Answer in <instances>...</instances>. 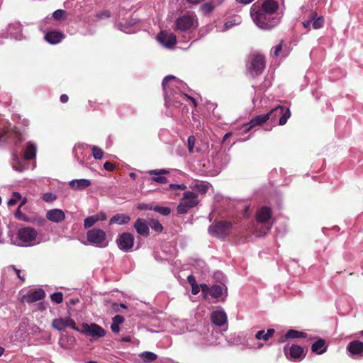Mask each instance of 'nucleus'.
I'll use <instances>...</instances> for the list:
<instances>
[{
  "instance_id": "nucleus-50",
  "label": "nucleus",
  "mask_w": 363,
  "mask_h": 363,
  "mask_svg": "<svg viewBox=\"0 0 363 363\" xmlns=\"http://www.w3.org/2000/svg\"><path fill=\"white\" fill-rule=\"evenodd\" d=\"M284 41L281 40L280 43L274 48V55L278 56L282 50Z\"/></svg>"
},
{
  "instance_id": "nucleus-22",
  "label": "nucleus",
  "mask_w": 363,
  "mask_h": 363,
  "mask_svg": "<svg viewBox=\"0 0 363 363\" xmlns=\"http://www.w3.org/2000/svg\"><path fill=\"white\" fill-rule=\"evenodd\" d=\"M211 321L218 326H222L227 322V315L223 310L216 311L211 313Z\"/></svg>"
},
{
  "instance_id": "nucleus-1",
  "label": "nucleus",
  "mask_w": 363,
  "mask_h": 363,
  "mask_svg": "<svg viewBox=\"0 0 363 363\" xmlns=\"http://www.w3.org/2000/svg\"><path fill=\"white\" fill-rule=\"evenodd\" d=\"M279 4L275 0H265L259 7L253 4L251 7L250 14L255 23L264 30H271L280 22L277 11Z\"/></svg>"
},
{
  "instance_id": "nucleus-45",
  "label": "nucleus",
  "mask_w": 363,
  "mask_h": 363,
  "mask_svg": "<svg viewBox=\"0 0 363 363\" xmlns=\"http://www.w3.org/2000/svg\"><path fill=\"white\" fill-rule=\"evenodd\" d=\"M136 207L138 210H140V211L153 210L154 204L152 203H140L137 204Z\"/></svg>"
},
{
  "instance_id": "nucleus-28",
  "label": "nucleus",
  "mask_w": 363,
  "mask_h": 363,
  "mask_svg": "<svg viewBox=\"0 0 363 363\" xmlns=\"http://www.w3.org/2000/svg\"><path fill=\"white\" fill-rule=\"evenodd\" d=\"M275 333V330L273 328H269L267 331L264 330H261L258 331L255 335V338L257 340H262L264 341H267L270 337H272Z\"/></svg>"
},
{
  "instance_id": "nucleus-14",
  "label": "nucleus",
  "mask_w": 363,
  "mask_h": 363,
  "mask_svg": "<svg viewBox=\"0 0 363 363\" xmlns=\"http://www.w3.org/2000/svg\"><path fill=\"white\" fill-rule=\"evenodd\" d=\"M45 297V292L43 289H37L33 291L28 293L22 298L23 301L28 303H32L38 301L43 300Z\"/></svg>"
},
{
  "instance_id": "nucleus-41",
  "label": "nucleus",
  "mask_w": 363,
  "mask_h": 363,
  "mask_svg": "<svg viewBox=\"0 0 363 363\" xmlns=\"http://www.w3.org/2000/svg\"><path fill=\"white\" fill-rule=\"evenodd\" d=\"M214 9L213 5L211 3H204L201 6V10L204 14L211 13Z\"/></svg>"
},
{
  "instance_id": "nucleus-31",
  "label": "nucleus",
  "mask_w": 363,
  "mask_h": 363,
  "mask_svg": "<svg viewBox=\"0 0 363 363\" xmlns=\"http://www.w3.org/2000/svg\"><path fill=\"white\" fill-rule=\"evenodd\" d=\"M149 227L157 233H162L164 228L158 220L152 219L149 222Z\"/></svg>"
},
{
  "instance_id": "nucleus-37",
  "label": "nucleus",
  "mask_w": 363,
  "mask_h": 363,
  "mask_svg": "<svg viewBox=\"0 0 363 363\" xmlns=\"http://www.w3.org/2000/svg\"><path fill=\"white\" fill-rule=\"evenodd\" d=\"M52 17L55 20L59 21L62 18H66L67 11L62 9H57L52 13Z\"/></svg>"
},
{
  "instance_id": "nucleus-40",
  "label": "nucleus",
  "mask_w": 363,
  "mask_h": 363,
  "mask_svg": "<svg viewBox=\"0 0 363 363\" xmlns=\"http://www.w3.org/2000/svg\"><path fill=\"white\" fill-rule=\"evenodd\" d=\"M50 299L55 303H61L63 301V294L62 292H55L50 295Z\"/></svg>"
},
{
  "instance_id": "nucleus-10",
  "label": "nucleus",
  "mask_w": 363,
  "mask_h": 363,
  "mask_svg": "<svg viewBox=\"0 0 363 363\" xmlns=\"http://www.w3.org/2000/svg\"><path fill=\"white\" fill-rule=\"evenodd\" d=\"M134 242L135 238L130 233H123L116 239L118 247L124 252L130 251L134 245Z\"/></svg>"
},
{
  "instance_id": "nucleus-49",
  "label": "nucleus",
  "mask_w": 363,
  "mask_h": 363,
  "mask_svg": "<svg viewBox=\"0 0 363 363\" xmlns=\"http://www.w3.org/2000/svg\"><path fill=\"white\" fill-rule=\"evenodd\" d=\"M124 320H125L124 317L121 315H116L112 318L113 323L118 324V325L123 323L124 322Z\"/></svg>"
},
{
  "instance_id": "nucleus-35",
  "label": "nucleus",
  "mask_w": 363,
  "mask_h": 363,
  "mask_svg": "<svg viewBox=\"0 0 363 363\" xmlns=\"http://www.w3.org/2000/svg\"><path fill=\"white\" fill-rule=\"evenodd\" d=\"M313 28L314 29L321 28L324 25V18L322 16H316L314 20H312Z\"/></svg>"
},
{
  "instance_id": "nucleus-63",
  "label": "nucleus",
  "mask_w": 363,
  "mask_h": 363,
  "mask_svg": "<svg viewBox=\"0 0 363 363\" xmlns=\"http://www.w3.org/2000/svg\"><path fill=\"white\" fill-rule=\"evenodd\" d=\"M112 308H113V310L115 311V312H118L120 311V307L118 306V304L114 303L112 306Z\"/></svg>"
},
{
  "instance_id": "nucleus-29",
  "label": "nucleus",
  "mask_w": 363,
  "mask_h": 363,
  "mask_svg": "<svg viewBox=\"0 0 363 363\" xmlns=\"http://www.w3.org/2000/svg\"><path fill=\"white\" fill-rule=\"evenodd\" d=\"M53 328L62 331L67 328V317L55 318L52 322Z\"/></svg>"
},
{
  "instance_id": "nucleus-57",
  "label": "nucleus",
  "mask_w": 363,
  "mask_h": 363,
  "mask_svg": "<svg viewBox=\"0 0 363 363\" xmlns=\"http://www.w3.org/2000/svg\"><path fill=\"white\" fill-rule=\"evenodd\" d=\"M182 96L184 98H186V99H189L193 103L194 107L197 106V102H196V99L194 97H191V96H189L187 94H184L182 95Z\"/></svg>"
},
{
  "instance_id": "nucleus-55",
  "label": "nucleus",
  "mask_w": 363,
  "mask_h": 363,
  "mask_svg": "<svg viewBox=\"0 0 363 363\" xmlns=\"http://www.w3.org/2000/svg\"><path fill=\"white\" fill-rule=\"evenodd\" d=\"M111 329L113 333H118L120 331L119 325L112 323Z\"/></svg>"
},
{
  "instance_id": "nucleus-25",
  "label": "nucleus",
  "mask_w": 363,
  "mask_h": 363,
  "mask_svg": "<svg viewBox=\"0 0 363 363\" xmlns=\"http://www.w3.org/2000/svg\"><path fill=\"white\" fill-rule=\"evenodd\" d=\"M325 340L318 338L311 346V351L317 354H322L327 351Z\"/></svg>"
},
{
  "instance_id": "nucleus-12",
  "label": "nucleus",
  "mask_w": 363,
  "mask_h": 363,
  "mask_svg": "<svg viewBox=\"0 0 363 363\" xmlns=\"http://www.w3.org/2000/svg\"><path fill=\"white\" fill-rule=\"evenodd\" d=\"M87 240L91 245H100L106 238V233L99 228H93L86 233Z\"/></svg>"
},
{
  "instance_id": "nucleus-44",
  "label": "nucleus",
  "mask_w": 363,
  "mask_h": 363,
  "mask_svg": "<svg viewBox=\"0 0 363 363\" xmlns=\"http://www.w3.org/2000/svg\"><path fill=\"white\" fill-rule=\"evenodd\" d=\"M195 141H196V138L194 135H190L188 137V139H187L188 150L190 153L194 152Z\"/></svg>"
},
{
  "instance_id": "nucleus-17",
  "label": "nucleus",
  "mask_w": 363,
  "mask_h": 363,
  "mask_svg": "<svg viewBox=\"0 0 363 363\" xmlns=\"http://www.w3.org/2000/svg\"><path fill=\"white\" fill-rule=\"evenodd\" d=\"M169 173V171L165 169H153L148 172L150 175L153 176L152 180L160 184H167L168 182L167 178L163 175Z\"/></svg>"
},
{
  "instance_id": "nucleus-20",
  "label": "nucleus",
  "mask_w": 363,
  "mask_h": 363,
  "mask_svg": "<svg viewBox=\"0 0 363 363\" xmlns=\"http://www.w3.org/2000/svg\"><path fill=\"white\" fill-rule=\"evenodd\" d=\"M91 184V181L86 179H73L69 182V186L74 191H82L90 186Z\"/></svg>"
},
{
  "instance_id": "nucleus-19",
  "label": "nucleus",
  "mask_w": 363,
  "mask_h": 363,
  "mask_svg": "<svg viewBox=\"0 0 363 363\" xmlns=\"http://www.w3.org/2000/svg\"><path fill=\"white\" fill-rule=\"evenodd\" d=\"M46 218L52 222L60 223L65 219V214L61 209H52L46 213Z\"/></svg>"
},
{
  "instance_id": "nucleus-11",
  "label": "nucleus",
  "mask_w": 363,
  "mask_h": 363,
  "mask_svg": "<svg viewBox=\"0 0 363 363\" xmlns=\"http://www.w3.org/2000/svg\"><path fill=\"white\" fill-rule=\"evenodd\" d=\"M82 330H81L82 333L86 334L88 336H91L95 338H99L104 337L106 335V331L105 330L101 328L100 325L96 324V323H83L82 324Z\"/></svg>"
},
{
  "instance_id": "nucleus-9",
  "label": "nucleus",
  "mask_w": 363,
  "mask_h": 363,
  "mask_svg": "<svg viewBox=\"0 0 363 363\" xmlns=\"http://www.w3.org/2000/svg\"><path fill=\"white\" fill-rule=\"evenodd\" d=\"M284 352L288 359L301 361L306 357L307 350L300 345H292L289 347L285 346Z\"/></svg>"
},
{
  "instance_id": "nucleus-15",
  "label": "nucleus",
  "mask_w": 363,
  "mask_h": 363,
  "mask_svg": "<svg viewBox=\"0 0 363 363\" xmlns=\"http://www.w3.org/2000/svg\"><path fill=\"white\" fill-rule=\"evenodd\" d=\"M137 233L143 237H148L150 235L149 223L145 219L138 218L133 225Z\"/></svg>"
},
{
  "instance_id": "nucleus-32",
  "label": "nucleus",
  "mask_w": 363,
  "mask_h": 363,
  "mask_svg": "<svg viewBox=\"0 0 363 363\" xmlns=\"http://www.w3.org/2000/svg\"><path fill=\"white\" fill-rule=\"evenodd\" d=\"M153 211L160 213L162 216H169L171 213V208L167 206H160L158 205H154Z\"/></svg>"
},
{
  "instance_id": "nucleus-52",
  "label": "nucleus",
  "mask_w": 363,
  "mask_h": 363,
  "mask_svg": "<svg viewBox=\"0 0 363 363\" xmlns=\"http://www.w3.org/2000/svg\"><path fill=\"white\" fill-rule=\"evenodd\" d=\"M200 289L202 291V292L203 294H210V289H211V287H209L207 284H202L200 285Z\"/></svg>"
},
{
  "instance_id": "nucleus-16",
  "label": "nucleus",
  "mask_w": 363,
  "mask_h": 363,
  "mask_svg": "<svg viewBox=\"0 0 363 363\" xmlns=\"http://www.w3.org/2000/svg\"><path fill=\"white\" fill-rule=\"evenodd\" d=\"M269 118L270 117L269 116L268 113L253 117L248 123L245 125V132L250 131L254 126L262 125L263 123L269 120Z\"/></svg>"
},
{
  "instance_id": "nucleus-30",
  "label": "nucleus",
  "mask_w": 363,
  "mask_h": 363,
  "mask_svg": "<svg viewBox=\"0 0 363 363\" xmlns=\"http://www.w3.org/2000/svg\"><path fill=\"white\" fill-rule=\"evenodd\" d=\"M223 288L220 285H213L211 286L210 294L213 298H217L222 296Z\"/></svg>"
},
{
  "instance_id": "nucleus-6",
  "label": "nucleus",
  "mask_w": 363,
  "mask_h": 363,
  "mask_svg": "<svg viewBox=\"0 0 363 363\" xmlns=\"http://www.w3.org/2000/svg\"><path fill=\"white\" fill-rule=\"evenodd\" d=\"M268 115L270 117L269 120L271 121L275 122L277 120H279V125H284L291 116V111L288 107L277 106L272 108L270 111L268 112Z\"/></svg>"
},
{
  "instance_id": "nucleus-33",
  "label": "nucleus",
  "mask_w": 363,
  "mask_h": 363,
  "mask_svg": "<svg viewBox=\"0 0 363 363\" xmlns=\"http://www.w3.org/2000/svg\"><path fill=\"white\" fill-rule=\"evenodd\" d=\"M98 222V218L94 215L87 217L84 220V226L85 228H89Z\"/></svg>"
},
{
  "instance_id": "nucleus-48",
  "label": "nucleus",
  "mask_w": 363,
  "mask_h": 363,
  "mask_svg": "<svg viewBox=\"0 0 363 363\" xmlns=\"http://www.w3.org/2000/svg\"><path fill=\"white\" fill-rule=\"evenodd\" d=\"M67 327H69L74 330L79 331V329L76 325L75 321L69 317H67Z\"/></svg>"
},
{
  "instance_id": "nucleus-51",
  "label": "nucleus",
  "mask_w": 363,
  "mask_h": 363,
  "mask_svg": "<svg viewBox=\"0 0 363 363\" xmlns=\"http://www.w3.org/2000/svg\"><path fill=\"white\" fill-rule=\"evenodd\" d=\"M104 168L109 172L113 171L115 169L114 164L111 162H106L104 164Z\"/></svg>"
},
{
  "instance_id": "nucleus-7",
  "label": "nucleus",
  "mask_w": 363,
  "mask_h": 363,
  "mask_svg": "<svg viewBox=\"0 0 363 363\" xmlns=\"http://www.w3.org/2000/svg\"><path fill=\"white\" fill-rule=\"evenodd\" d=\"M38 232L35 229L30 227H24L20 228L17 233V237L24 246H31L38 236Z\"/></svg>"
},
{
  "instance_id": "nucleus-27",
  "label": "nucleus",
  "mask_w": 363,
  "mask_h": 363,
  "mask_svg": "<svg viewBox=\"0 0 363 363\" xmlns=\"http://www.w3.org/2000/svg\"><path fill=\"white\" fill-rule=\"evenodd\" d=\"M130 220V217L123 213H117L114 215L109 220V224L112 225L114 223L118 225L127 224Z\"/></svg>"
},
{
  "instance_id": "nucleus-60",
  "label": "nucleus",
  "mask_w": 363,
  "mask_h": 363,
  "mask_svg": "<svg viewBox=\"0 0 363 363\" xmlns=\"http://www.w3.org/2000/svg\"><path fill=\"white\" fill-rule=\"evenodd\" d=\"M23 213L21 211V207L18 206L15 212V216L17 219L19 220V218H22L21 216H23Z\"/></svg>"
},
{
  "instance_id": "nucleus-47",
  "label": "nucleus",
  "mask_w": 363,
  "mask_h": 363,
  "mask_svg": "<svg viewBox=\"0 0 363 363\" xmlns=\"http://www.w3.org/2000/svg\"><path fill=\"white\" fill-rule=\"evenodd\" d=\"M186 186L184 184H170L167 189L169 190H182L184 191L186 189Z\"/></svg>"
},
{
  "instance_id": "nucleus-64",
  "label": "nucleus",
  "mask_w": 363,
  "mask_h": 363,
  "mask_svg": "<svg viewBox=\"0 0 363 363\" xmlns=\"http://www.w3.org/2000/svg\"><path fill=\"white\" fill-rule=\"evenodd\" d=\"M201 0H186V1L193 5L198 4L199 2H201Z\"/></svg>"
},
{
  "instance_id": "nucleus-58",
  "label": "nucleus",
  "mask_w": 363,
  "mask_h": 363,
  "mask_svg": "<svg viewBox=\"0 0 363 363\" xmlns=\"http://www.w3.org/2000/svg\"><path fill=\"white\" fill-rule=\"evenodd\" d=\"M95 216L98 218V221H99V220H102V221L103 220H106V218H107L106 213H104L103 212H101V213H100L99 214H96Z\"/></svg>"
},
{
  "instance_id": "nucleus-2",
  "label": "nucleus",
  "mask_w": 363,
  "mask_h": 363,
  "mask_svg": "<svg viewBox=\"0 0 363 363\" xmlns=\"http://www.w3.org/2000/svg\"><path fill=\"white\" fill-rule=\"evenodd\" d=\"M23 140V133L16 126L11 125L8 121L0 122L1 143H13L18 145Z\"/></svg>"
},
{
  "instance_id": "nucleus-43",
  "label": "nucleus",
  "mask_w": 363,
  "mask_h": 363,
  "mask_svg": "<svg viewBox=\"0 0 363 363\" xmlns=\"http://www.w3.org/2000/svg\"><path fill=\"white\" fill-rule=\"evenodd\" d=\"M42 199L45 202L50 203L57 199V196L52 193H45L43 195Z\"/></svg>"
},
{
  "instance_id": "nucleus-46",
  "label": "nucleus",
  "mask_w": 363,
  "mask_h": 363,
  "mask_svg": "<svg viewBox=\"0 0 363 363\" xmlns=\"http://www.w3.org/2000/svg\"><path fill=\"white\" fill-rule=\"evenodd\" d=\"M317 16V13L315 11L312 12L310 14L309 18L308 21L303 22V26L305 28H309L311 23H312V20H314V18Z\"/></svg>"
},
{
  "instance_id": "nucleus-42",
  "label": "nucleus",
  "mask_w": 363,
  "mask_h": 363,
  "mask_svg": "<svg viewBox=\"0 0 363 363\" xmlns=\"http://www.w3.org/2000/svg\"><path fill=\"white\" fill-rule=\"evenodd\" d=\"M175 79H176V77L172 75H168L163 79L162 86H163V89H164L166 95L167 94V89L169 88V84H168L170 80H175Z\"/></svg>"
},
{
  "instance_id": "nucleus-34",
  "label": "nucleus",
  "mask_w": 363,
  "mask_h": 363,
  "mask_svg": "<svg viewBox=\"0 0 363 363\" xmlns=\"http://www.w3.org/2000/svg\"><path fill=\"white\" fill-rule=\"evenodd\" d=\"M141 357L143 358L146 362H153L157 359V355L151 352H145L141 354Z\"/></svg>"
},
{
  "instance_id": "nucleus-24",
  "label": "nucleus",
  "mask_w": 363,
  "mask_h": 363,
  "mask_svg": "<svg viewBox=\"0 0 363 363\" xmlns=\"http://www.w3.org/2000/svg\"><path fill=\"white\" fill-rule=\"evenodd\" d=\"M64 37L65 35L62 33L54 30L48 32L45 35V39L50 44H57L59 43Z\"/></svg>"
},
{
  "instance_id": "nucleus-13",
  "label": "nucleus",
  "mask_w": 363,
  "mask_h": 363,
  "mask_svg": "<svg viewBox=\"0 0 363 363\" xmlns=\"http://www.w3.org/2000/svg\"><path fill=\"white\" fill-rule=\"evenodd\" d=\"M157 40L166 48H172L177 43V37L173 33L161 31L157 36Z\"/></svg>"
},
{
  "instance_id": "nucleus-38",
  "label": "nucleus",
  "mask_w": 363,
  "mask_h": 363,
  "mask_svg": "<svg viewBox=\"0 0 363 363\" xmlns=\"http://www.w3.org/2000/svg\"><path fill=\"white\" fill-rule=\"evenodd\" d=\"M21 199V195L20 193L18 192H13V194H12V198H11L8 202H7V204L9 206H14L15 204H16V203Z\"/></svg>"
},
{
  "instance_id": "nucleus-21",
  "label": "nucleus",
  "mask_w": 363,
  "mask_h": 363,
  "mask_svg": "<svg viewBox=\"0 0 363 363\" xmlns=\"http://www.w3.org/2000/svg\"><path fill=\"white\" fill-rule=\"evenodd\" d=\"M307 336L308 335L306 333L290 329L285 333V335L280 337L279 342L282 343L289 339L306 338Z\"/></svg>"
},
{
  "instance_id": "nucleus-26",
  "label": "nucleus",
  "mask_w": 363,
  "mask_h": 363,
  "mask_svg": "<svg viewBox=\"0 0 363 363\" xmlns=\"http://www.w3.org/2000/svg\"><path fill=\"white\" fill-rule=\"evenodd\" d=\"M37 147L35 144L28 142L24 151L23 157L26 160H31L35 158Z\"/></svg>"
},
{
  "instance_id": "nucleus-18",
  "label": "nucleus",
  "mask_w": 363,
  "mask_h": 363,
  "mask_svg": "<svg viewBox=\"0 0 363 363\" xmlns=\"http://www.w3.org/2000/svg\"><path fill=\"white\" fill-rule=\"evenodd\" d=\"M272 216L271 208L268 206H262L256 212V220L258 223H266L271 219Z\"/></svg>"
},
{
  "instance_id": "nucleus-4",
  "label": "nucleus",
  "mask_w": 363,
  "mask_h": 363,
  "mask_svg": "<svg viewBox=\"0 0 363 363\" xmlns=\"http://www.w3.org/2000/svg\"><path fill=\"white\" fill-rule=\"evenodd\" d=\"M197 26L198 21L196 16L186 13L175 20L174 29L176 31L189 32L196 28Z\"/></svg>"
},
{
  "instance_id": "nucleus-62",
  "label": "nucleus",
  "mask_w": 363,
  "mask_h": 363,
  "mask_svg": "<svg viewBox=\"0 0 363 363\" xmlns=\"http://www.w3.org/2000/svg\"><path fill=\"white\" fill-rule=\"evenodd\" d=\"M69 100V96L67 94H62L60 96V101L63 104L67 103Z\"/></svg>"
},
{
  "instance_id": "nucleus-59",
  "label": "nucleus",
  "mask_w": 363,
  "mask_h": 363,
  "mask_svg": "<svg viewBox=\"0 0 363 363\" xmlns=\"http://www.w3.org/2000/svg\"><path fill=\"white\" fill-rule=\"evenodd\" d=\"M187 280L191 286H194V285H195V284H196V279L193 275H189L187 277Z\"/></svg>"
},
{
  "instance_id": "nucleus-23",
  "label": "nucleus",
  "mask_w": 363,
  "mask_h": 363,
  "mask_svg": "<svg viewBox=\"0 0 363 363\" xmlns=\"http://www.w3.org/2000/svg\"><path fill=\"white\" fill-rule=\"evenodd\" d=\"M347 350L352 355L363 356V342L359 340H353L347 345Z\"/></svg>"
},
{
  "instance_id": "nucleus-56",
  "label": "nucleus",
  "mask_w": 363,
  "mask_h": 363,
  "mask_svg": "<svg viewBox=\"0 0 363 363\" xmlns=\"http://www.w3.org/2000/svg\"><path fill=\"white\" fill-rule=\"evenodd\" d=\"M12 268L15 271L18 278L19 279H21V281H24L25 280L24 277L21 275V270L17 269L15 266H12Z\"/></svg>"
},
{
  "instance_id": "nucleus-5",
  "label": "nucleus",
  "mask_w": 363,
  "mask_h": 363,
  "mask_svg": "<svg viewBox=\"0 0 363 363\" xmlns=\"http://www.w3.org/2000/svg\"><path fill=\"white\" fill-rule=\"evenodd\" d=\"M232 223L226 220L214 221L208 228V232L212 236L225 238L229 234Z\"/></svg>"
},
{
  "instance_id": "nucleus-3",
  "label": "nucleus",
  "mask_w": 363,
  "mask_h": 363,
  "mask_svg": "<svg viewBox=\"0 0 363 363\" xmlns=\"http://www.w3.org/2000/svg\"><path fill=\"white\" fill-rule=\"evenodd\" d=\"M199 203L198 194L195 192L186 191L183 193V197L181 199L179 205L177 207L178 214H186L189 211Z\"/></svg>"
},
{
  "instance_id": "nucleus-8",
  "label": "nucleus",
  "mask_w": 363,
  "mask_h": 363,
  "mask_svg": "<svg viewBox=\"0 0 363 363\" xmlns=\"http://www.w3.org/2000/svg\"><path fill=\"white\" fill-rule=\"evenodd\" d=\"M265 67V58L263 55L257 54L250 60L247 69L252 77L261 74Z\"/></svg>"
},
{
  "instance_id": "nucleus-39",
  "label": "nucleus",
  "mask_w": 363,
  "mask_h": 363,
  "mask_svg": "<svg viewBox=\"0 0 363 363\" xmlns=\"http://www.w3.org/2000/svg\"><path fill=\"white\" fill-rule=\"evenodd\" d=\"M194 189L197 190L199 193L202 194H205L208 189H209V186H208V184H205V183H200V184H197L194 186Z\"/></svg>"
},
{
  "instance_id": "nucleus-36",
  "label": "nucleus",
  "mask_w": 363,
  "mask_h": 363,
  "mask_svg": "<svg viewBox=\"0 0 363 363\" xmlns=\"http://www.w3.org/2000/svg\"><path fill=\"white\" fill-rule=\"evenodd\" d=\"M92 150V155L94 157L96 160H100L104 156V151L99 147L98 146L94 145L91 147Z\"/></svg>"
},
{
  "instance_id": "nucleus-53",
  "label": "nucleus",
  "mask_w": 363,
  "mask_h": 363,
  "mask_svg": "<svg viewBox=\"0 0 363 363\" xmlns=\"http://www.w3.org/2000/svg\"><path fill=\"white\" fill-rule=\"evenodd\" d=\"M97 16L99 18H109L111 16V13L109 11L105 10L97 14Z\"/></svg>"
},
{
  "instance_id": "nucleus-54",
  "label": "nucleus",
  "mask_w": 363,
  "mask_h": 363,
  "mask_svg": "<svg viewBox=\"0 0 363 363\" xmlns=\"http://www.w3.org/2000/svg\"><path fill=\"white\" fill-rule=\"evenodd\" d=\"M191 293L194 294V295H196L197 294H199V292L200 291V286H199L197 284H195V285L194 286H191Z\"/></svg>"
},
{
  "instance_id": "nucleus-61",
  "label": "nucleus",
  "mask_w": 363,
  "mask_h": 363,
  "mask_svg": "<svg viewBox=\"0 0 363 363\" xmlns=\"http://www.w3.org/2000/svg\"><path fill=\"white\" fill-rule=\"evenodd\" d=\"M79 302L78 298H71L68 302H67V306H74Z\"/></svg>"
}]
</instances>
